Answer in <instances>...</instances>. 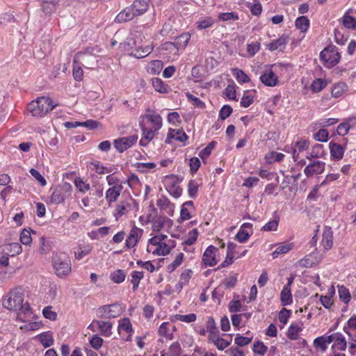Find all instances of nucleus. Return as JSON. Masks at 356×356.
I'll list each match as a JSON object with an SVG mask.
<instances>
[{
	"instance_id": "22",
	"label": "nucleus",
	"mask_w": 356,
	"mask_h": 356,
	"mask_svg": "<svg viewBox=\"0 0 356 356\" xmlns=\"http://www.w3.org/2000/svg\"><path fill=\"white\" fill-rule=\"evenodd\" d=\"M331 156L335 160L342 159L344 154V148L342 145L331 141L329 144Z\"/></svg>"
},
{
	"instance_id": "27",
	"label": "nucleus",
	"mask_w": 356,
	"mask_h": 356,
	"mask_svg": "<svg viewBox=\"0 0 356 356\" xmlns=\"http://www.w3.org/2000/svg\"><path fill=\"white\" fill-rule=\"evenodd\" d=\"M59 0H45L41 4L42 10L46 15H50L56 9V5Z\"/></svg>"
},
{
	"instance_id": "8",
	"label": "nucleus",
	"mask_w": 356,
	"mask_h": 356,
	"mask_svg": "<svg viewBox=\"0 0 356 356\" xmlns=\"http://www.w3.org/2000/svg\"><path fill=\"white\" fill-rule=\"evenodd\" d=\"M72 191V186L67 182L63 183L54 191L51 195V202L56 204L64 202L65 200L71 195Z\"/></svg>"
},
{
	"instance_id": "4",
	"label": "nucleus",
	"mask_w": 356,
	"mask_h": 356,
	"mask_svg": "<svg viewBox=\"0 0 356 356\" xmlns=\"http://www.w3.org/2000/svg\"><path fill=\"white\" fill-rule=\"evenodd\" d=\"M56 106V104L54 105L49 97H40L29 103L27 109L33 116L42 117Z\"/></svg>"
},
{
	"instance_id": "49",
	"label": "nucleus",
	"mask_w": 356,
	"mask_h": 356,
	"mask_svg": "<svg viewBox=\"0 0 356 356\" xmlns=\"http://www.w3.org/2000/svg\"><path fill=\"white\" fill-rule=\"evenodd\" d=\"M252 339V337H243L237 334L234 339L235 343L239 346H244L249 344Z\"/></svg>"
},
{
	"instance_id": "36",
	"label": "nucleus",
	"mask_w": 356,
	"mask_h": 356,
	"mask_svg": "<svg viewBox=\"0 0 356 356\" xmlns=\"http://www.w3.org/2000/svg\"><path fill=\"white\" fill-rule=\"evenodd\" d=\"M125 277H126V274L121 269L115 270L110 275L111 280L116 284H120V283H122V282H124L125 280Z\"/></svg>"
},
{
	"instance_id": "47",
	"label": "nucleus",
	"mask_w": 356,
	"mask_h": 356,
	"mask_svg": "<svg viewBox=\"0 0 356 356\" xmlns=\"http://www.w3.org/2000/svg\"><path fill=\"white\" fill-rule=\"evenodd\" d=\"M268 348L263 342L258 341L254 343L253 351L261 356H264L267 352Z\"/></svg>"
},
{
	"instance_id": "21",
	"label": "nucleus",
	"mask_w": 356,
	"mask_h": 356,
	"mask_svg": "<svg viewBox=\"0 0 356 356\" xmlns=\"http://www.w3.org/2000/svg\"><path fill=\"white\" fill-rule=\"evenodd\" d=\"M309 143L306 140H300L297 141L293 147V159L295 161H297L299 159V154L300 152L308 149Z\"/></svg>"
},
{
	"instance_id": "48",
	"label": "nucleus",
	"mask_w": 356,
	"mask_h": 356,
	"mask_svg": "<svg viewBox=\"0 0 356 356\" xmlns=\"http://www.w3.org/2000/svg\"><path fill=\"white\" fill-rule=\"evenodd\" d=\"M338 293H339V298L341 301H343V302H345L346 304L350 301V294L348 290L346 287H344L343 286L339 287Z\"/></svg>"
},
{
	"instance_id": "29",
	"label": "nucleus",
	"mask_w": 356,
	"mask_h": 356,
	"mask_svg": "<svg viewBox=\"0 0 356 356\" xmlns=\"http://www.w3.org/2000/svg\"><path fill=\"white\" fill-rule=\"evenodd\" d=\"M108 307L107 314L108 318H114L118 317L122 313V308L119 304L106 305Z\"/></svg>"
},
{
	"instance_id": "46",
	"label": "nucleus",
	"mask_w": 356,
	"mask_h": 356,
	"mask_svg": "<svg viewBox=\"0 0 356 356\" xmlns=\"http://www.w3.org/2000/svg\"><path fill=\"white\" fill-rule=\"evenodd\" d=\"M192 274L193 272L191 270H186L181 273L180 281L178 284L180 289H181L184 284H186L189 282Z\"/></svg>"
},
{
	"instance_id": "12",
	"label": "nucleus",
	"mask_w": 356,
	"mask_h": 356,
	"mask_svg": "<svg viewBox=\"0 0 356 356\" xmlns=\"http://www.w3.org/2000/svg\"><path fill=\"white\" fill-rule=\"evenodd\" d=\"M325 163L321 161H316L307 165L304 170V173L307 177L314 175L323 173L325 170Z\"/></svg>"
},
{
	"instance_id": "23",
	"label": "nucleus",
	"mask_w": 356,
	"mask_h": 356,
	"mask_svg": "<svg viewBox=\"0 0 356 356\" xmlns=\"http://www.w3.org/2000/svg\"><path fill=\"white\" fill-rule=\"evenodd\" d=\"M289 41L287 36L282 35L278 39L273 40L268 44V49L270 51H275L277 49L282 50L285 47V45Z\"/></svg>"
},
{
	"instance_id": "59",
	"label": "nucleus",
	"mask_w": 356,
	"mask_h": 356,
	"mask_svg": "<svg viewBox=\"0 0 356 356\" xmlns=\"http://www.w3.org/2000/svg\"><path fill=\"white\" fill-rule=\"evenodd\" d=\"M328 131L325 129H321L318 131L314 135V138L321 142H325L328 138Z\"/></svg>"
},
{
	"instance_id": "51",
	"label": "nucleus",
	"mask_w": 356,
	"mask_h": 356,
	"mask_svg": "<svg viewBox=\"0 0 356 356\" xmlns=\"http://www.w3.org/2000/svg\"><path fill=\"white\" fill-rule=\"evenodd\" d=\"M186 96L187 97L188 100L191 102L193 103V104L194 106H195L196 107L201 108L205 107V104L202 100H200L199 98L195 97L192 94H191L189 92H186Z\"/></svg>"
},
{
	"instance_id": "15",
	"label": "nucleus",
	"mask_w": 356,
	"mask_h": 356,
	"mask_svg": "<svg viewBox=\"0 0 356 356\" xmlns=\"http://www.w3.org/2000/svg\"><path fill=\"white\" fill-rule=\"evenodd\" d=\"M174 247L175 241L168 240V242L165 241L164 243L157 245L156 248L152 251L148 245L147 248V251L148 252H152L154 254L165 256L168 254L170 252V250Z\"/></svg>"
},
{
	"instance_id": "26",
	"label": "nucleus",
	"mask_w": 356,
	"mask_h": 356,
	"mask_svg": "<svg viewBox=\"0 0 356 356\" xmlns=\"http://www.w3.org/2000/svg\"><path fill=\"white\" fill-rule=\"evenodd\" d=\"M36 337L44 348L51 346L54 343L53 336L50 332L41 333Z\"/></svg>"
},
{
	"instance_id": "32",
	"label": "nucleus",
	"mask_w": 356,
	"mask_h": 356,
	"mask_svg": "<svg viewBox=\"0 0 356 356\" xmlns=\"http://www.w3.org/2000/svg\"><path fill=\"white\" fill-rule=\"evenodd\" d=\"M232 74L238 82L245 83L250 82L249 76L241 70L234 68L232 70Z\"/></svg>"
},
{
	"instance_id": "43",
	"label": "nucleus",
	"mask_w": 356,
	"mask_h": 356,
	"mask_svg": "<svg viewBox=\"0 0 356 356\" xmlns=\"http://www.w3.org/2000/svg\"><path fill=\"white\" fill-rule=\"evenodd\" d=\"M74 185L81 193H86L89 191L90 187L89 184L86 183L81 178L76 177L74 179Z\"/></svg>"
},
{
	"instance_id": "64",
	"label": "nucleus",
	"mask_w": 356,
	"mask_h": 356,
	"mask_svg": "<svg viewBox=\"0 0 356 356\" xmlns=\"http://www.w3.org/2000/svg\"><path fill=\"white\" fill-rule=\"evenodd\" d=\"M343 24L348 29L355 28L356 26V19L353 17L346 15L343 19Z\"/></svg>"
},
{
	"instance_id": "39",
	"label": "nucleus",
	"mask_w": 356,
	"mask_h": 356,
	"mask_svg": "<svg viewBox=\"0 0 356 356\" xmlns=\"http://www.w3.org/2000/svg\"><path fill=\"white\" fill-rule=\"evenodd\" d=\"M337 337L334 340V346L338 350H344L346 348L347 343L343 335L339 332H337Z\"/></svg>"
},
{
	"instance_id": "40",
	"label": "nucleus",
	"mask_w": 356,
	"mask_h": 356,
	"mask_svg": "<svg viewBox=\"0 0 356 356\" xmlns=\"http://www.w3.org/2000/svg\"><path fill=\"white\" fill-rule=\"evenodd\" d=\"M170 324L168 322L163 323L158 330V332L160 336L164 337L166 339H172V333H170L169 327Z\"/></svg>"
},
{
	"instance_id": "16",
	"label": "nucleus",
	"mask_w": 356,
	"mask_h": 356,
	"mask_svg": "<svg viewBox=\"0 0 356 356\" xmlns=\"http://www.w3.org/2000/svg\"><path fill=\"white\" fill-rule=\"evenodd\" d=\"M216 251H218V248L213 245H210L206 249L202 256V261L205 265L213 266L218 263L215 254Z\"/></svg>"
},
{
	"instance_id": "60",
	"label": "nucleus",
	"mask_w": 356,
	"mask_h": 356,
	"mask_svg": "<svg viewBox=\"0 0 356 356\" xmlns=\"http://www.w3.org/2000/svg\"><path fill=\"white\" fill-rule=\"evenodd\" d=\"M20 241L24 245H29L32 241V238L29 231L24 229L20 234Z\"/></svg>"
},
{
	"instance_id": "14",
	"label": "nucleus",
	"mask_w": 356,
	"mask_h": 356,
	"mask_svg": "<svg viewBox=\"0 0 356 356\" xmlns=\"http://www.w3.org/2000/svg\"><path fill=\"white\" fill-rule=\"evenodd\" d=\"M150 0H134L131 5L136 17L144 15L149 8Z\"/></svg>"
},
{
	"instance_id": "30",
	"label": "nucleus",
	"mask_w": 356,
	"mask_h": 356,
	"mask_svg": "<svg viewBox=\"0 0 356 356\" xmlns=\"http://www.w3.org/2000/svg\"><path fill=\"white\" fill-rule=\"evenodd\" d=\"M152 84L154 90L161 93H167L168 87L165 85L163 81L159 78H154L152 79Z\"/></svg>"
},
{
	"instance_id": "18",
	"label": "nucleus",
	"mask_w": 356,
	"mask_h": 356,
	"mask_svg": "<svg viewBox=\"0 0 356 356\" xmlns=\"http://www.w3.org/2000/svg\"><path fill=\"white\" fill-rule=\"evenodd\" d=\"M259 79L264 85L270 87L276 86L278 81L277 76L271 70H266Z\"/></svg>"
},
{
	"instance_id": "11",
	"label": "nucleus",
	"mask_w": 356,
	"mask_h": 356,
	"mask_svg": "<svg viewBox=\"0 0 356 356\" xmlns=\"http://www.w3.org/2000/svg\"><path fill=\"white\" fill-rule=\"evenodd\" d=\"M143 234V229L134 225L126 239V247L128 249H130L136 246L140 238L142 237Z\"/></svg>"
},
{
	"instance_id": "3",
	"label": "nucleus",
	"mask_w": 356,
	"mask_h": 356,
	"mask_svg": "<svg viewBox=\"0 0 356 356\" xmlns=\"http://www.w3.org/2000/svg\"><path fill=\"white\" fill-rule=\"evenodd\" d=\"M121 46L124 51H129V56L136 58H145L153 51L152 44H143L141 40L132 38H127L124 42L121 43Z\"/></svg>"
},
{
	"instance_id": "19",
	"label": "nucleus",
	"mask_w": 356,
	"mask_h": 356,
	"mask_svg": "<svg viewBox=\"0 0 356 356\" xmlns=\"http://www.w3.org/2000/svg\"><path fill=\"white\" fill-rule=\"evenodd\" d=\"M95 324L97 325L101 334L104 337H108L112 334V323L108 321L94 320L89 327Z\"/></svg>"
},
{
	"instance_id": "1",
	"label": "nucleus",
	"mask_w": 356,
	"mask_h": 356,
	"mask_svg": "<svg viewBox=\"0 0 356 356\" xmlns=\"http://www.w3.org/2000/svg\"><path fill=\"white\" fill-rule=\"evenodd\" d=\"M139 124L143 131V136L139 143L141 146H146L161 128L162 118L159 114L152 112L142 116Z\"/></svg>"
},
{
	"instance_id": "2",
	"label": "nucleus",
	"mask_w": 356,
	"mask_h": 356,
	"mask_svg": "<svg viewBox=\"0 0 356 356\" xmlns=\"http://www.w3.org/2000/svg\"><path fill=\"white\" fill-rule=\"evenodd\" d=\"M24 295L20 291L15 290L10 291L3 300L4 307L10 310L20 311L18 318L22 321H26V317L31 314V307L28 302L23 303Z\"/></svg>"
},
{
	"instance_id": "6",
	"label": "nucleus",
	"mask_w": 356,
	"mask_h": 356,
	"mask_svg": "<svg viewBox=\"0 0 356 356\" xmlns=\"http://www.w3.org/2000/svg\"><path fill=\"white\" fill-rule=\"evenodd\" d=\"M52 262L54 269L58 277L66 276L71 272L70 260L65 254H54Z\"/></svg>"
},
{
	"instance_id": "7",
	"label": "nucleus",
	"mask_w": 356,
	"mask_h": 356,
	"mask_svg": "<svg viewBox=\"0 0 356 356\" xmlns=\"http://www.w3.org/2000/svg\"><path fill=\"white\" fill-rule=\"evenodd\" d=\"M341 58L338 49L335 47L329 46L325 48L320 54L321 60L324 66L331 68L336 65Z\"/></svg>"
},
{
	"instance_id": "53",
	"label": "nucleus",
	"mask_w": 356,
	"mask_h": 356,
	"mask_svg": "<svg viewBox=\"0 0 356 356\" xmlns=\"http://www.w3.org/2000/svg\"><path fill=\"white\" fill-rule=\"evenodd\" d=\"M104 340L97 334H95L90 339V346L95 350L99 349L103 344Z\"/></svg>"
},
{
	"instance_id": "63",
	"label": "nucleus",
	"mask_w": 356,
	"mask_h": 356,
	"mask_svg": "<svg viewBox=\"0 0 356 356\" xmlns=\"http://www.w3.org/2000/svg\"><path fill=\"white\" fill-rule=\"evenodd\" d=\"M232 108L229 105H224L220 111V118L222 120L227 118L232 113Z\"/></svg>"
},
{
	"instance_id": "62",
	"label": "nucleus",
	"mask_w": 356,
	"mask_h": 356,
	"mask_svg": "<svg viewBox=\"0 0 356 356\" xmlns=\"http://www.w3.org/2000/svg\"><path fill=\"white\" fill-rule=\"evenodd\" d=\"M198 232L197 229H193L189 232L187 239L185 241V243L188 245H193L197 240Z\"/></svg>"
},
{
	"instance_id": "25",
	"label": "nucleus",
	"mask_w": 356,
	"mask_h": 356,
	"mask_svg": "<svg viewBox=\"0 0 356 356\" xmlns=\"http://www.w3.org/2000/svg\"><path fill=\"white\" fill-rule=\"evenodd\" d=\"M252 227V225L250 223H243L236 235V239L240 243H245L250 236V234L248 232L246 229H250Z\"/></svg>"
},
{
	"instance_id": "41",
	"label": "nucleus",
	"mask_w": 356,
	"mask_h": 356,
	"mask_svg": "<svg viewBox=\"0 0 356 356\" xmlns=\"http://www.w3.org/2000/svg\"><path fill=\"white\" fill-rule=\"evenodd\" d=\"M346 90V86L343 83H336L331 91L332 96L334 97H340Z\"/></svg>"
},
{
	"instance_id": "34",
	"label": "nucleus",
	"mask_w": 356,
	"mask_h": 356,
	"mask_svg": "<svg viewBox=\"0 0 356 356\" xmlns=\"http://www.w3.org/2000/svg\"><path fill=\"white\" fill-rule=\"evenodd\" d=\"M309 26V20L305 16H301L296 19V26L302 32L307 31Z\"/></svg>"
},
{
	"instance_id": "44",
	"label": "nucleus",
	"mask_w": 356,
	"mask_h": 356,
	"mask_svg": "<svg viewBox=\"0 0 356 356\" xmlns=\"http://www.w3.org/2000/svg\"><path fill=\"white\" fill-rule=\"evenodd\" d=\"M216 145V141H211L209 144H208V145L206 147H204L203 149L200 151V152L199 153V156L202 160L208 158Z\"/></svg>"
},
{
	"instance_id": "50",
	"label": "nucleus",
	"mask_w": 356,
	"mask_h": 356,
	"mask_svg": "<svg viewBox=\"0 0 356 356\" xmlns=\"http://www.w3.org/2000/svg\"><path fill=\"white\" fill-rule=\"evenodd\" d=\"M168 220L167 217H159L154 222L152 225L153 231L159 232L164 225V222Z\"/></svg>"
},
{
	"instance_id": "58",
	"label": "nucleus",
	"mask_w": 356,
	"mask_h": 356,
	"mask_svg": "<svg viewBox=\"0 0 356 356\" xmlns=\"http://www.w3.org/2000/svg\"><path fill=\"white\" fill-rule=\"evenodd\" d=\"M168 353L172 356H179L181 353V348L179 342L172 343Z\"/></svg>"
},
{
	"instance_id": "55",
	"label": "nucleus",
	"mask_w": 356,
	"mask_h": 356,
	"mask_svg": "<svg viewBox=\"0 0 356 356\" xmlns=\"http://www.w3.org/2000/svg\"><path fill=\"white\" fill-rule=\"evenodd\" d=\"M91 165H93L92 170L98 174L109 173L111 172V169L101 165L99 162H92Z\"/></svg>"
},
{
	"instance_id": "28",
	"label": "nucleus",
	"mask_w": 356,
	"mask_h": 356,
	"mask_svg": "<svg viewBox=\"0 0 356 356\" xmlns=\"http://www.w3.org/2000/svg\"><path fill=\"white\" fill-rule=\"evenodd\" d=\"M280 300L282 305L286 306L292 303V294L291 289L288 286H284L280 293Z\"/></svg>"
},
{
	"instance_id": "20",
	"label": "nucleus",
	"mask_w": 356,
	"mask_h": 356,
	"mask_svg": "<svg viewBox=\"0 0 356 356\" xmlns=\"http://www.w3.org/2000/svg\"><path fill=\"white\" fill-rule=\"evenodd\" d=\"M123 186H114L110 187L106 192V200L111 207L113 202L117 201L118 198L121 194Z\"/></svg>"
},
{
	"instance_id": "13",
	"label": "nucleus",
	"mask_w": 356,
	"mask_h": 356,
	"mask_svg": "<svg viewBox=\"0 0 356 356\" xmlns=\"http://www.w3.org/2000/svg\"><path fill=\"white\" fill-rule=\"evenodd\" d=\"M321 245L325 251L332 249L333 246V232L330 227L325 226L323 228Z\"/></svg>"
},
{
	"instance_id": "45",
	"label": "nucleus",
	"mask_w": 356,
	"mask_h": 356,
	"mask_svg": "<svg viewBox=\"0 0 356 356\" xmlns=\"http://www.w3.org/2000/svg\"><path fill=\"white\" fill-rule=\"evenodd\" d=\"M198 187H199V185L196 181L191 180L188 182V195L191 197L195 198L196 197V195L197 194V191H198Z\"/></svg>"
},
{
	"instance_id": "5",
	"label": "nucleus",
	"mask_w": 356,
	"mask_h": 356,
	"mask_svg": "<svg viewBox=\"0 0 356 356\" xmlns=\"http://www.w3.org/2000/svg\"><path fill=\"white\" fill-rule=\"evenodd\" d=\"M93 48H87L83 51L77 53L74 57V63L83 65L87 69H94L97 65V56Z\"/></svg>"
},
{
	"instance_id": "9",
	"label": "nucleus",
	"mask_w": 356,
	"mask_h": 356,
	"mask_svg": "<svg viewBox=\"0 0 356 356\" xmlns=\"http://www.w3.org/2000/svg\"><path fill=\"white\" fill-rule=\"evenodd\" d=\"M137 140V135H131L115 140L113 145L118 152H123L135 144Z\"/></svg>"
},
{
	"instance_id": "17",
	"label": "nucleus",
	"mask_w": 356,
	"mask_h": 356,
	"mask_svg": "<svg viewBox=\"0 0 356 356\" xmlns=\"http://www.w3.org/2000/svg\"><path fill=\"white\" fill-rule=\"evenodd\" d=\"M137 17L131 6L124 8L115 17V22L117 23H124L129 22Z\"/></svg>"
},
{
	"instance_id": "61",
	"label": "nucleus",
	"mask_w": 356,
	"mask_h": 356,
	"mask_svg": "<svg viewBox=\"0 0 356 356\" xmlns=\"http://www.w3.org/2000/svg\"><path fill=\"white\" fill-rule=\"evenodd\" d=\"M291 249V247L289 245H283L278 246L276 248V250L272 253V256L275 259L280 254L288 252Z\"/></svg>"
},
{
	"instance_id": "10",
	"label": "nucleus",
	"mask_w": 356,
	"mask_h": 356,
	"mask_svg": "<svg viewBox=\"0 0 356 356\" xmlns=\"http://www.w3.org/2000/svg\"><path fill=\"white\" fill-rule=\"evenodd\" d=\"M132 331V326L128 318H124L119 321L118 332L125 341H131Z\"/></svg>"
},
{
	"instance_id": "52",
	"label": "nucleus",
	"mask_w": 356,
	"mask_h": 356,
	"mask_svg": "<svg viewBox=\"0 0 356 356\" xmlns=\"http://www.w3.org/2000/svg\"><path fill=\"white\" fill-rule=\"evenodd\" d=\"M177 321H180L186 323H192L196 320V315L195 314H189L187 315L177 314L175 316Z\"/></svg>"
},
{
	"instance_id": "33",
	"label": "nucleus",
	"mask_w": 356,
	"mask_h": 356,
	"mask_svg": "<svg viewBox=\"0 0 356 356\" xmlns=\"http://www.w3.org/2000/svg\"><path fill=\"white\" fill-rule=\"evenodd\" d=\"M214 24V19L211 17H207L202 19H200L197 22V29L198 30H202L212 26Z\"/></svg>"
},
{
	"instance_id": "38",
	"label": "nucleus",
	"mask_w": 356,
	"mask_h": 356,
	"mask_svg": "<svg viewBox=\"0 0 356 356\" xmlns=\"http://www.w3.org/2000/svg\"><path fill=\"white\" fill-rule=\"evenodd\" d=\"M92 250V247L90 245H80L77 250L74 252L75 257L77 259H81L86 255L88 254Z\"/></svg>"
},
{
	"instance_id": "24",
	"label": "nucleus",
	"mask_w": 356,
	"mask_h": 356,
	"mask_svg": "<svg viewBox=\"0 0 356 356\" xmlns=\"http://www.w3.org/2000/svg\"><path fill=\"white\" fill-rule=\"evenodd\" d=\"M22 250V246L18 243L5 245L3 249V252L10 257H14L16 254H20Z\"/></svg>"
},
{
	"instance_id": "56",
	"label": "nucleus",
	"mask_w": 356,
	"mask_h": 356,
	"mask_svg": "<svg viewBox=\"0 0 356 356\" xmlns=\"http://www.w3.org/2000/svg\"><path fill=\"white\" fill-rule=\"evenodd\" d=\"M77 63L74 62L73 65V76L76 81H81L83 76V71L81 66L76 65Z\"/></svg>"
},
{
	"instance_id": "54",
	"label": "nucleus",
	"mask_w": 356,
	"mask_h": 356,
	"mask_svg": "<svg viewBox=\"0 0 356 356\" xmlns=\"http://www.w3.org/2000/svg\"><path fill=\"white\" fill-rule=\"evenodd\" d=\"M167 236L164 234H159L156 235L152 238H151L149 240V244H151L152 245L157 246L160 245L161 243H164L166 241Z\"/></svg>"
},
{
	"instance_id": "35",
	"label": "nucleus",
	"mask_w": 356,
	"mask_h": 356,
	"mask_svg": "<svg viewBox=\"0 0 356 356\" xmlns=\"http://www.w3.org/2000/svg\"><path fill=\"white\" fill-rule=\"evenodd\" d=\"M302 330V328L297 324L292 323L287 331V337L291 340H296L299 337V332Z\"/></svg>"
},
{
	"instance_id": "42",
	"label": "nucleus",
	"mask_w": 356,
	"mask_h": 356,
	"mask_svg": "<svg viewBox=\"0 0 356 356\" xmlns=\"http://www.w3.org/2000/svg\"><path fill=\"white\" fill-rule=\"evenodd\" d=\"M190 38H191V34L189 33H188V32L184 33L181 34L179 36L176 38V39H175L176 44L179 47L185 48L186 47V45L188 44V42Z\"/></svg>"
},
{
	"instance_id": "57",
	"label": "nucleus",
	"mask_w": 356,
	"mask_h": 356,
	"mask_svg": "<svg viewBox=\"0 0 356 356\" xmlns=\"http://www.w3.org/2000/svg\"><path fill=\"white\" fill-rule=\"evenodd\" d=\"M260 49V43L258 42H253L248 44L247 51L250 57L254 56Z\"/></svg>"
},
{
	"instance_id": "37",
	"label": "nucleus",
	"mask_w": 356,
	"mask_h": 356,
	"mask_svg": "<svg viewBox=\"0 0 356 356\" xmlns=\"http://www.w3.org/2000/svg\"><path fill=\"white\" fill-rule=\"evenodd\" d=\"M327 86V81L323 79H316L311 84L310 88L314 92H318Z\"/></svg>"
},
{
	"instance_id": "31",
	"label": "nucleus",
	"mask_w": 356,
	"mask_h": 356,
	"mask_svg": "<svg viewBox=\"0 0 356 356\" xmlns=\"http://www.w3.org/2000/svg\"><path fill=\"white\" fill-rule=\"evenodd\" d=\"M163 68V63L161 60H155L151 61L147 67V72L151 74H158Z\"/></svg>"
}]
</instances>
